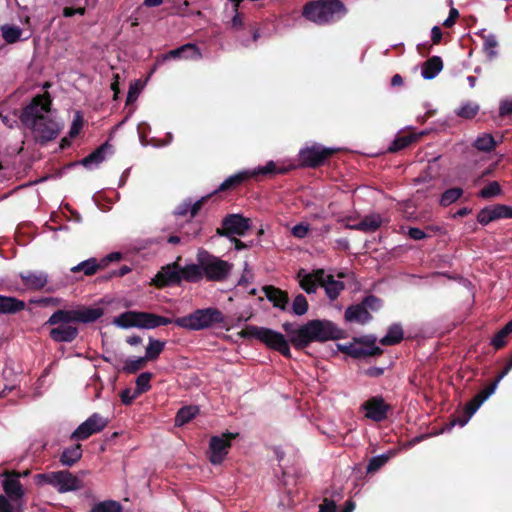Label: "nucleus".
Listing matches in <instances>:
<instances>
[{"instance_id": "obj_1", "label": "nucleus", "mask_w": 512, "mask_h": 512, "mask_svg": "<svg viewBox=\"0 0 512 512\" xmlns=\"http://www.w3.org/2000/svg\"><path fill=\"white\" fill-rule=\"evenodd\" d=\"M282 328L287 339L280 332L255 325H247L239 335L244 339H257L288 359L292 357L290 345L302 351L313 342L324 343L345 337V331L327 319H312L297 328L293 323L285 322Z\"/></svg>"}, {"instance_id": "obj_2", "label": "nucleus", "mask_w": 512, "mask_h": 512, "mask_svg": "<svg viewBox=\"0 0 512 512\" xmlns=\"http://www.w3.org/2000/svg\"><path fill=\"white\" fill-rule=\"evenodd\" d=\"M104 315L101 307L80 305L75 309H58L48 318L44 326H51L49 338L56 343H71L77 339V323L90 324Z\"/></svg>"}, {"instance_id": "obj_3", "label": "nucleus", "mask_w": 512, "mask_h": 512, "mask_svg": "<svg viewBox=\"0 0 512 512\" xmlns=\"http://www.w3.org/2000/svg\"><path fill=\"white\" fill-rule=\"evenodd\" d=\"M347 13L348 9L341 0H312L302 9V16L319 26L334 24Z\"/></svg>"}, {"instance_id": "obj_4", "label": "nucleus", "mask_w": 512, "mask_h": 512, "mask_svg": "<svg viewBox=\"0 0 512 512\" xmlns=\"http://www.w3.org/2000/svg\"><path fill=\"white\" fill-rule=\"evenodd\" d=\"M224 321L225 317L218 308L208 307L178 317L174 319V324L187 330L200 331L222 325Z\"/></svg>"}, {"instance_id": "obj_5", "label": "nucleus", "mask_w": 512, "mask_h": 512, "mask_svg": "<svg viewBox=\"0 0 512 512\" xmlns=\"http://www.w3.org/2000/svg\"><path fill=\"white\" fill-rule=\"evenodd\" d=\"M288 169L285 167H277L273 161H269L265 166L258 167L253 170H245L240 171L234 175L229 176L225 181H223L220 186L213 191L214 195H217L220 192H225L229 190H233L240 185H242L245 181L250 178H258L260 176L263 177H271L277 174H286Z\"/></svg>"}, {"instance_id": "obj_6", "label": "nucleus", "mask_w": 512, "mask_h": 512, "mask_svg": "<svg viewBox=\"0 0 512 512\" xmlns=\"http://www.w3.org/2000/svg\"><path fill=\"white\" fill-rule=\"evenodd\" d=\"M197 262L200 263L206 280L212 282L225 281L233 268V264L210 254L206 250H200L198 252Z\"/></svg>"}, {"instance_id": "obj_7", "label": "nucleus", "mask_w": 512, "mask_h": 512, "mask_svg": "<svg viewBox=\"0 0 512 512\" xmlns=\"http://www.w3.org/2000/svg\"><path fill=\"white\" fill-rule=\"evenodd\" d=\"M512 370V367L505 364L503 369L499 372L496 378L484 389L478 392L464 408V417L458 418L452 421V424L456 423L460 426H464L472 415L480 408V406L495 392L499 382Z\"/></svg>"}, {"instance_id": "obj_8", "label": "nucleus", "mask_w": 512, "mask_h": 512, "mask_svg": "<svg viewBox=\"0 0 512 512\" xmlns=\"http://www.w3.org/2000/svg\"><path fill=\"white\" fill-rule=\"evenodd\" d=\"M52 100L50 94L45 92L36 95L31 102L22 109L20 121L26 127L35 124L40 118L45 117V113L50 111Z\"/></svg>"}, {"instance_id": "obj_9", "label": "nucleus", "mask_w": 512, "mask_h": 512, "mask_svg": "<svg viewBox=\"0 0 512 512\" xmlns=\"http://www.w3.org/2000/svg\"><path fill=\"white\" fill-rule=\"evenodd\" d=\"M335 152V149L315 144L300 150L299 161L303 167L318 168L324 165Z\"/></svg>"}, {"instance_id": "obj_10", "label": "nucleus", "mask_w": 512, "mask_h": 512, "mask_svg": "<svg viewBox=\"0 0 512 512\" xmlns=\"http://www.w3.org/2000/svg\"><path fill=\"white\" fill-rule=\"evenodd\" d=\"M251 228V220L241 214H228L222 220V226L216 229V234L223 237L233 235L244 236Z\"/></svg>"}, {"instance_id": "obj_11", "label": "nucleus", "mask_w": 512, "mask_h": 512, "mask_svg": "<svg viewBox=\"0 0 512 512\" xmlns=\"http://www.w3.org/2000/svg\"><path fill=\"white\" fill-rule=\"evenodd\" d=\"M237 436L238 433L230 432L223 433L221 436H212L209 441V461L214 465L221 464L228 454L231 441Z\"/></svg>"}, {"instance_id": "obj_12", "label": "nucleus", "mask_w": 512, "mask_h": 512, "mask_svg": "<svg viewBox=\"0 0 512 512\" xmlns=\"http://www.w3.org/2000/svg\"><path fill=\"white\" fill-rule=\"evenodd\" d=\"M360 408L367 419L376 423L385 421L392 411V406L380 395L370 397Z\"/></svg>"}, {"instance_id": "obj_13", "label": "nucleus", "mask_w": 512, "mask_h": 512, "mask_svg": "<svg viewBox=\"0 0 512 512\" xmlns=\"http://www.w3.org/2000/svg\"><path fill=\"white\" fill-rule=\"evenodd\" d=\"M108 425V419L102 417L98 413H93L71 434L72 440L83 441L91 435L104 430Z\"/></svg>"}, {"instance_id": "obj_14", "label": "nucleus", "mask_w": 512, "mask_h": 512, "mask_svg": "<svg viewBox=\"0 0 512 512\" xmlns=\"http://www.w3.org/2000/svg\"><path fill=\"white\" fill-rule=\"evenodd\" d=\"M26 127L33 130L36 140L42 144L53 140L59 133L58 124L48 116Z\"/></svg>"}, {"instance_id": "obj_15", "label": "nucleus", "mask_w": 512, "mask_h": 512, "mask_svg": "<svg viewBox=\"0 0 512 512\" xmlns=\"http://www.w3.org/2000/svg\"><path fill=\"white\" fill-rule=\"evenodd\" d=\"M512 207L505 204H495L481 209L477 215V221L485 226L499 219H511Z\"/></svg>"}, {"instance_id": "obj_16", "label": "nucleus", "mask_w": 512, "mask_h": 512, "mask_svg": "<svg viewBox=\"0 0 512 512\" xmlns=\"http://www.w3.org/2000/svg\"><path fill=\"white\" fill-rule=\"evenodd\" d=\"M52 486L57 488L59 493L80 490L83 487L81 479L68 470L55 471Z\"/></svg>"}, {"instance_id": "obj_17", "label": "nucleus", "mask_w": 512, "mask_h": 512, "mask_svg": "<svg viewBox=\"0 0 512 512\" xmlns=\"http://www.w3.org/2000/svg\"><path fill=\"white\" fill-rule=\"evenodd\" d=\"M153 283L159 287H166L181 283V272L178 262L167 264L162 267L153 279Z\"/></svg>"}, {"instance_id": "obj_18", "label": "nucleus", "mask_w": 512, "mask_h": 512, "mask_svg": "<svg viewBox=\"0 0 512 512\" xmlns=\"http://www.w3.org/2000/svg\"><path fill=\"white\" fill-rule=\"evenodd\" d=\"M297 279L300 287L307 293H315L318 286H321L322 280H324V270L316 269L311 273H306L305 269H300L297 273Z\"/></svg>"}, {"instance_id": "obj_19", "label": "nucleus", "mask_w": 512, "mask_h": 512, "mask_svg": "<svg viewBox=\"0 0 512 512\" xmlns=\"http://www.w3.org/2000/svg\"><path fill=\"white\" fill-rule=\"evenodd\" d=\"M338 349L354 358V359H364L372 356H380L383 354V350L380 347H370V349L365 348L362 344L357 343L355 340L353 343H348L344 345H338Z\"/></svg>"}, {"instance_id": "obj_20", "label": "nucleus", "mask_w": 512, "mask_h": 512, "mask_svg": "<svg viewBox=\"0 0 512 512\" xmlns=\"http://www.w3.org/2000/svg\"><path fill=\"white\" fill-rule=\"evenodd\" d=\"M265 297L272 303L273 307L286 311L289 305L288 293L273 285H265L262 287Z\"/></svg>"}, {"instance_id": "obj_21", "label": "nucleus", "mask_w": 512, "mask_h": 512, "mask_svg": "<svg viewBox=\"0 0 512 512\" xmlns=\"http://www.w3.org/2000/svg\"><path fill=\"white\" fill-rule=\"evenodd\" d=\"M5 479L3 480L2 487L6 494V498L11 501L18 502L24 496L23 485L20 480L16 479L11 475H4Z\"/></svg>"}, {"instance_id": "obj_22", "label": "nucleus", "mask_w": 512, "mask_h": 512, "mask_svg": "<svg viewBox=\"0 0 512 512\" xmlns=\"http://www.w3.org/2000/svg\"><path fill=\"white\" fill-rule=\"evenodd\" d=\"M174 323V320L150 312H139L138 328L154 329L159 326H165Z\"/></svg>"}, {"instance_id": "obj_23", "label": "nucleus", "mask_w": 512, "mask_h": 512, "mask_svg": "<svg viewBox=\"0 0 512 512\" xmlns=\"http://www.w3.org/2000/svg\"><path fill=\"white\" fill-rule=\"evenodd\" d=\"M345 320L359 324H366L372 320V315L361 304L351 305L345 311Z\"/></svg>"}, {"instance_id": "obj_24", "label": "nucleus", "mask_w": 512, "mask_h": 512, "mask_svg": "<svg viewBox=\"0 0 512 512\" xmlns=\"http://www.w3.org/2000/svg\"><path fill=\"white\" fill-rule=\"evenodd\" d=\"M167 57L199 60L202 58V54L197 45L192 44V43H187V44L182 45L179 48L169 51Z\"/></svg>"}, {"instance_id": "obj_25", "label": "nucleus", "mask_w": 512, "mask_h": 512, "mask_svg": "<svg viewBox=\"0 0 512 512\" xmlns=\"http://www.w3.org/2000/svg\"><path fill=\"white\" fill-rule=\"evenodd\" d=\"M24 285L33 290L42 289L48 282L47 275L43 272H27L20 274Z\"/></svg>"}, {"instance_id": "obj_26", "label": "nucleus", "mask_w": 512, "mask_h": 512, "mask_svg": "<svg viewBox=\"0 0 512 512\" xmlns=\"http://www.w3.org/2000/svg\"><path fill=\"white\" fill-rule=\"evenodd\" d=\"M512 336V319L505 324L490 340V345L495 351H499L507 346Z\"/></svg>"}, {"instance_id": "obj_27", "label": "nucleus", "mask_w": 512, "mask_h": 512, "mask_svg": "<svg viewBox=\"0 0 512 512\" xmlns=\"http://www.w3.org/2000/svg\"><path fill=\"white\" fill-rule=\"evenodd\" d=\"M26 304L23 300L15 297L0 295V315L1 314H15L24 310Z\"/></svg>"}, {"instance_id": "obj_28", "label": "nucleus", "mask_w": 512, "mask_h": 512, "mask_svg": "<svg viewBox=\"0 0 512 512\" xmlns=\"http://www.w3.org/2000/svg\"><path fill=\"white\" fill-rule=\"evenodd\" d=\"M82 457L81 444H75L71 447L65 448L60 455L59 461L63 466L71 467L77 463Z\"/></svg>"}, {"instance_id": "obj_29", "label": "nucleus", "mask_w": 512, "mask_h": 512, "mask_svg": "<svg viewBox=\"0 0 512 512\" xmlns=\"http://www.w3.org/2000/svg\"><path fill=\"white\" fill-rule=\"evenodd\" d=\"M321 286L324 287L327 296L331 300H335L340 295V292L344 289V283L334 279V276L324 273V280L321 282Z\"/></svg>"}, {"instance_id": "obj_30", "label": "nucleus", "mask_w": 512, "mask_h": 512, "mask_svg": "<svg viewBox=\"0 0 512 512\" xmlns=\"http://www.w3.org/2000/svg\"><path fill=\"white\" fill-rule=\"evenodd\" d=\"M443 69V61L439 56H432L426 60L422 67V77L424 79H433Z\"/></svg>"}, {"instance_id": "obj_31", "label": "nucleus", "mask_w": 512, "mask_h": 512, "mask_svg": "<svg viewBox=\"0 0 512 512\" xmlns=\"http://www.w3.org/2000/svg\"><path fill=\"white\" fill-rule=\"evenodd\" d=\"M180 272L181 281L185 280L189 283H197L204 277V272L199 262L197 264L186 265L183 268L180 267Z\"/></svg>"}, {"instance_id": "obj_32", "label": "nucleus", "mask_w": 512, "mask_h": 512, "mask_svg": "<svg viewBox=\"0 0 512 512\" xmlns=\"http://www.w3.org/2000/svg\"><path fill=\"white\" fill-rule=\"evenodd\" d=\"M404 338V333L401 325L393 324L389 327L387 334L380 339L383 346H392L399 344Z\"/></svg>"}, {"instance_id": "obj_33", "label": "nucleus", "mask_w": 512, "mask_h": 512, "mask_svg": "<svg viewBox=\"0 0 512 512\" xmlns=\"http://www.w3.org/2000/svg\"><path fill=\"white\" fill-rule=\"evenodd\" d=\"M113 323L121 328L137 327L139 326V312L126 311L117 316Z\"/></svg>"}, {"instance_id": "obj_34", "label": "nucleus", "mask_w": 512, "mask_h": 512, "mask_svg": "<svg viewBox=\"0 0 512 512\" xmlns=\"http://www.w3.org/2000/svg\"><path fill=\"white\" fill-rule=\"evenodd\" d=\"M101 269H103L102 263L98 262L96 258H90L72 267L71 272H83L85 275L91 276Z\"/></svg>"}, {"instance_id": "obj_35", "label": "nucleus", "mask_w": 512, "mask_h": 512, "mask_svg": "<svg viewBox=\"0 0 512 512\" xmlns=\"http://www.w3.org/2000/svg\"><path fill=\"white\" fill-rule=\"evenodd\" d=\"M112 148L108 141L96 148L92 153L82 159L83 166H88L92 163L99 164L105 159V153Z\"/></svg>"}, {"instance_id": "obj_36", "label": "nucleus", "mask_w": 512, "mask_h": 512, "mask_svg": "<svg viewBox=\"0 0 512 512\" xmlns=\"http://www.w3.org/2000/svg\"><path fill=\"white\" fill-rule=\"evenodd\" d=\"M382 225V217L379 214H371L365 216L358 223V231L362 232H375Z\"/></svg>"}, {"instance_id": "obj_37", "label": "nucleus", "mask_w": 512, "mask_h": 512, "mask_svg": "<svg viewBox=\"0 0 512 512\" xmlns=\"http://www.w3.org/2000/svg\"><path fill=\"white\" fill-rule=\"evenodd\" d=\"M417 139L418 136L416 134L398 135L390 144L388 151L391 153L398 152L417 141Z\"/></svg>"}, {"instance_id": "obj_38", "label": "nucleus", "mask_w": 512, "mask_h": 512, "mask_svg": "<svg viewBox=\"0 0 512 512\" xmlns=\"http://www.w3.org/2000/svg\"><path fill=\"white\" fill-rule=\"evenodd\" d=\"M483 52L486 55L488 61H493L497 57L496 48L498 47V41L495 35L488 34L483 35Z\"/></svg>"}, {"instance_id": "obj_39", "label": "nucleus", "mask_w": 512, "mask_h": 512, "mask_svg": "<svg viewBox=\"0 0 512 512\" xmlns=\"http://www.w3.org/2000/svg\"><path fill=\"white\" fill-rule=\"evenodd\" d=\"M165 344V341L149 338V344L146 347V353L144 356L147 359V361H154L158 359V357L165 348Z\"/></svg>"}, {"instance_id": "obj_40", "label": "nucleus", "mask_w": 512, "mask_h": 512, "mask_svg": "<svg viewBox=\"0 0 512 512\" xmlns=\"http://www.w3.org/2000/svg\"><path fill=\"white\" fill-rule=\"evenodd\" d=\"M199 412L196 406H184L180 408L175 417V423L178 426H182L190 422L196 414Z\"/></svg>"}, {"instance_id": "obj_41", "label": "nucleus", "mask_w": 512, "mask_h": 512, "mask_svg": "<svg viewBox=\"0 0 512 512\" xmlns=\"http://www.w3.org/2000/svg\"><path fill=\"white\" fill-rule=\"evenodd\" d=\"M496 144L497 142L491 134L484 133L476 138L473 146L479 151L491 152L495 148Z\"/></svg>"}, {"instance_id": "obj_42", "label": "nucleus", "mask_w": 512, "mask_h": 512, "mask_svg": "<svg viewBox=\"0 0 512 512\" xmlns=\"http://www.w3.org/2000/svg\"><path fill=\"white\" fill-rule=\"evenodd\" d=\"M480 106L472 101L463 103L456 111V115L463 119H473L479 112Z\"/></svg>"}, {"instance_id": "obj_43", "label": "nucleus", "mask_w": 512, "mask_h": 512, "mask_svg": "<svg viewBox=\"0 0 512 512\" xmlns=\"http://www.w3.org/2000/svg\"><path fill=\"white\" fill-rule=\"evenodd\" d=\"M153 378L151 372H143L136 378V387L134 389L136 395H142L151 389L150 381Z\"/></svg>"}, {"instance_id": "obj_44", "label": "nucleus", "mask_w": 512, "mask_h": 512, "mask_svg": "<svg viewBox=\"0 0 512 512\" xmlns=\"http://www.w3.org/2000/svg\"><path fill=\"white\" fill-rule=\"evenodd\" d=\"M2 36L4 40L9 43H15L20 40L22 35V29L14 25H3L1 27Z\"/></svg>"}, {"instance_id": "obj_45", "label": "nucleus", "mask_w": 512, "mask_h": 512, "mask_svg": "<svg viewBox=\"0 0 512 512\" xmlns=\"http://www.w3.org/2000/svg\"><path fill=\"white\" fill-rule=\"evenodd\" d=\"M502 194V188L497 181L489 182L478 192V197L482 199H491Z\"/></svg>"}, {"instance_id": "obj_46", "label": "nucleus", "mask_w": 512, "mask_h": 512, "mask_svg": "<svg viewBox=\"0 0 512 512\" xmlns=\"http://www.w3.org/2000/svg\"><path fill=\"white\" fill-rule=\"evenodd\" d=\"M463 194V189L459 187H454L447 189L441 196L440 205L443 207H447L452 203L456 202Z\"/></svg>"}, {"instance_id": "obj_47", "label": "nucleus", "mask_w": 512, "mask_h": 512, "mask_svg": "<svg viewBox=\"0 0 512 512\" xmlns=\"http://www.w3.org/2000/svg\"><path fill=\"white\" fill-rule=\"evenodd\" d=\"M147 359L145 357H140L135 360L127 359L124 362L122 367V372L127 374H135L139 370L145 367Z\"/></svg>"}, {"instance_id": "obj_48", "label": "nucleus", "mask_w": 512, "mask_h": 512, "mask_svg": "<svg viewBox=\"0 0 512 512\" xmlns=\"http://www.w3.org/2000/svg\"><path fill=\"white\" fill-rule=\"evenodd\" d=\"M292 313L297 316H302L307 313L309 304L306 297L303 294L295 296L292 302Z\"/></svg>"}, {"instance_id": "obj_49", "label": "nucleus", "mask_w": 512, "mask_h": 512, "mask_svg": "<svg viewBox=\"0 0 512 512\" xmlns=\"http://www.w3.org/2000/svg\"><path fill=\"white\" fill-rule=\"evenodd\" d=\"M97 512H122V506L114 500H106L96 504Z\"/></svg>"}, {"instance_id": "obj_50", "label": "nucleus", "mask_w": 512, "mask_h": 512, "mask_svg": "<svg viewBox=\"0 0 512 512\" xmlns=\"http://www.w3.org/2000/svg\"><path fill=\"white\" fill-rule=\"evenodd\" d=\"M388 460L389 456L385 454L372 457L368 462L367 472L373 473L378 471L382 466H384L387 463Z\"/></svg>"}, {"instance_id": "obj_51", "label": "nucleus", "mask_w": 512, "mask_h": 512, "mask_svg": "<svg viewBox=\"0 0 512 512\" xmlns=\"http://www.w3.org/2000/svg\"><path fill=\"white\" fill-rule=\"evenodd\" d=\"M84 119L79 111H77L74 115V119L72 125L70 127L69 136L70 138H75L78 136L83 128Z\"/></svg>"}, {"instance_id": "obj_52", "label": "nucleus", "mask_w": 512, "mask_h": 512, "mask_svg": "<svg viewBox=\"0 0 512 512\" xmlns=\"http://www.w3.org/2000/svg\"><path fill=\"white\" fill-rule=\"evenodd\" d=\"M360 304L366 308V311H377L378 309L381 308L382 301L381 299L374 295H369L366 296Z\"/></svg>"}, {"instance_id": "obj_53", "label": "nucleus", "mask_w": 512, "mask_h": 512, "mask_svg": "<svg viewBox=\"0 0 512 512\" xmlns=\"http://www.w3.org/2000/svg\"><path fill=\"white\" fill-rule=\"evenodd\" d=\"M53 475H54V472L39 473V474L34 475V481H35L36 485H38V486H42L45 484L52 486Z\"/></svg>"}, {"instance_id": "obj_54", "label": "nucleus", "mask_w": 512, "mask_h": 512, "mask_svg": "<svg viewBox=\"0 0 512 512\" xmlns=\"http://www.w3.org/2000/svg\"><path fill=\"white\" fill-rule=\"evenodd\" d=\"M215 196L213 194V192L211 194H208L202 198H200L199 200H197L190 208V215H191V218H194L198 212L201 210V208L203 207V205L207 202L208 199H210L211 197Z\"/></svg>"}, {"instance_id": "obj_55", "label": "nucleus", "mask_w": 512, "mask_h": 512, "mask_svg": "<svg viewBox=\"0 0 512 512\" xmlns=\"http://www.w3.org/2000/svg\"><path fill=\"white\" fill-rule=\"evenodd\" d=\"M292 235L296 238L303 239L309 233V226L303 223L297 224L292 228Z\"/></svg>"}, {"instance_id": "obj_56", "label": "nucleus", "mask_w": 512, "mask_h": 512, "mask_svg": "<svg viewBox=\"0 0 512 512\" xmlns=\"http://www.w3.org/2000/svg\"><path fill=\"white\" fill-rule=\"evenodd\" d=\"M512 115V99H505L500 102L499 116L506 117Z\"/></svg>"}, {"instance_id": "obj_57", "label": "nucleus", "mask_w": 512, "mask_h": 512, "mask_svg": "<svg viewBox=\"0 0 512 512\" xmlns=\"http://www.w3.org/2000/svg\"><path fill=\"white\" fill-rule=\"evenodd\" d=\"M407 235L409 238L416 241L423 240L428 237V235L422 229L417 227H409Z\"/></svg>"}, {"instance_id": "obj_58", "label": "nucleus", "mask_w": 512, "mask_h": 512, "mask_svg": "<svg viewBox=\"0 0 512 512\" xmlns=\"http://www.w3.org/2000/svg\"><path fill=\"white\" fill-rule=\"evenodd\" d=\"M137 397H139V395H136L135 391L131 392L129 388L124 389L120 393L121 402L124 405H130Z\"/></svg>"}, {"instance_id": "obj_59", "label": "nucleus", "mask_w": 512, "mask_h": 512, "mask_svg": "<svg viewBox=\"0 0 512 512\" xmlns=\"http://www.w3.org/2000/svg\"><path fill=\"white\" fill-rule=\"evenodd\" d=\"M337 506L334 500L324 498L323 502L319 505V512H336Z\"/></svg>"}, {"instance_id": "obj_60", "label": "nucleus", "mask_w": 512, "mask_h": 512, "mask_svg": "<svg viewBox=\"0 0 512 512\" xmlns=\"http://www.w3.org/2000/svg\"><path fill=\"white\" fill-rule=\"evenodd\" d=\"M354 340L357 343L362 344L367 349H370V347H377L375 345L376 338L374 336H372V335H367V336H364V337H361V338H354Z\"/></svg>"}, {"instance_id": "obj_61", "label": "nucleus", "mask_w": 512, "mask_h": 512, "mask_svg": "<svg viewBox=\"0 0 512 512\" xmlns=\"http://www.w3.org/2000/svg\"><path fill=\"white\" fill-rule=\"evenodd\" d=\"M86 12V9L84 7L79 8H73V7H64L63 9V16L64 17H73L74 15H84Z\"/></svg>"}, {"instance_id": "obj_62", "label": "nucleus", "mask_w": 512, "mask_h": 512, "mask_svg": "<svg viewBox=\"0 0 512 512\" xmlns=\"http://www.w3.org/2000/svg\"><path fill=\"white\" fill-rule=\"evenodd\" d=\"M458 17H459V12H458V10H457L456 8H453V7H452V8L450 9V11H449V16H448V18L443 22V25H444L445 27H448V28H449V27H452V26L455 24V22H456V20H457V18H458Z\"/></svg>"}, {"instance_id": "obj_63", "label": "nucleus", "mask_w": 512, "mask_h": 512, "mask_svg": "<svg viewBox=\"0 0 512 512\" xmlns=\"http://www.w3.org/2000/svg\"><path fill=\"white\" fill-rule=\"evenodd\" d=\"M139 94V90L136 84L130 85L129 91L126 98V104H132L134 101H136Z\"/></svg>"}, {"instance_id": "obj_64", "label": "nucleus", "mask_w": 512, "mask_h": 512, "mask_svg": "<svg viewBox=\"0 0 512 512\" xmlns=\"http://www.w3.org/2000/svg\"><path fill=\"white\" fill-rule=\"evenodd\" d=\"M0 512H14L11 502L5 495H0Z\"/></svg>"}]
</instances>
